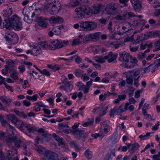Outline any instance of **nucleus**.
Wrapping results in <instances>:
<instances>
[{
	"mask_svg": "<svg viewBox=\"0 0 160 160\" xmlns=\"http://www.w3.org/2000/svg\"><path fill=\"white\" fill-rule=\"evenodd\" d=\"M155 67H159L160 66V59H158L156 60L153 63Z\"/></svg>",
	"mask_w": 160,
	"mask_h": 160,
	"instance_id": "obj_57",
	"label": "nucleus"
},
{
	"mask_svg": "<svg viewBox=\"0 0 160 160\" xmlns=\"http://www.w3.org/2000/svg\"><path fill=\"white\" fill-rule=\"evenodd\" d=\"M5 141L7 145L10 148H12L14 147L20 148L21 147L22 141L20 139L18 138L16 135H7L6 136Z\"/></svg>",
	"mask_w": 160,
	"mask_h": 160,
	"instance_id": "obj_3",
	"label": "nucleus"
},
{
	"mask_svg": "<svg viewBox=\"0 0 160 160\" xmlns=\"http://www.w3.org/2000/svg\"><path fill=\"white\" fill-rule=\"evenodd\" d=\"M118 98L120 101L124 100L126 98V95L124 94L122 95H119Z\"/></svg>",
	"mask_w": 160,
	"mask_h": 160,
	"instance_id": "obj_61",
	"label": "nucleus"
},
{
	"mask_svg": "<svg viewBox=\"0 0 160 160\" xmlns=\"http://www.w3.org/2000/svg\"><path fill=\"white\" fill-rule=\"evenodd\" d=\"M138 61L135 57L133 58L132 61H130L126 62L123 66L124 67L129 68H133L135 66H138L137 62Z\"/></svg>",
	"mask_w": 160,
	"mask_h": 160,
	"instance_id": "obj_14",
	"label": "nucleus"
},
{
	"mask_svg": "<svg viewBox=\"0 0 160 160\" xmlns=\"http://www.w3.org/2000/svg\"><path fill=\"white\" fill-rule=\"evenodd\" d=\"M6 156L8 160H11L13 156V151L11 150H8L6 153Z\"/></svg>",
	"mask_w": 160,
	"mask_h": 160,
	"instance_id": "obj_35",
	"label": "nucleus"
},
{
	"mask_svg": "<svg viewBox=\"0 0 160 160\" xmlns=\"http://www.w3.org/2000/svg\"><path fill=\"white\" fill-rule=\"evenodd\" d=\"M140 36L137 37L136 41H135L133 43V45L134 44H135V45H141V43L142 42L141 41V40H140Z\"/></svg>",
	"mask_w": 160,
	"mask_h": 160,
	"instance_id": "obj_60",
	"label": "nucleus"
},
{
	"mask_svg": "<svg viewBox=\"0 0 160 160\" xmlns=\"http://www.w3.org/2000/svg\"><path fill=\"white\" fill-rule=\"evenodd\" d=\"M34 20L38 22L39 26L44 28H47L48 23L46 22V21L47 20L46 18L42 17H38L37 15H36Z\"/></svg>",
	"mask_w": 160,
	"mask_h": 160,
	"instance_id": "obj_12",
	"label": "nucleus"
},
{
	"mask_svg": "<svg viewBox=\"0 0 160 160\" xmlns=\"http://www.w3.org/2000/svg\"><path fill=\"white\" fill-rule=\"evenodd\" d=\"M155 69L156 68L155 66H154L152 65H151L144 68L143 73H146L149 72H151L152 73L155 71Z\"/></svg>",
	"mask_w": 160,
	"mask_h": 160,
	"instance_id": "obj_28",
	"label": "nucleus"
},
{
	"mask_svg": "<svg viewBox=\"0 0 160 160\" xmlns=\"http://www.w3.org/2000/svg\"><path fill=\"white\" fill-rule=\"evenodd\" d=\"M155 48L153 51L155 52L160 50V40L157 41L155 43Z\"/></svg>",
	"mask_w": 160,
	"mask_h": 160,
	"instance_id": "obj_41",
	"label": "nucleus"
},
{
	"mask_svg": "<svg viewBox=\"0 0 160 160\" xmlns=\"http://www.w3.org/2000/svg\"><path fill=\"white\" fill-rule=\"evenodd\" d=\"M108 107L106 106L103 110V107H96L93 109L92 112L94 114L96 113H98L100 116H102L106 114L107 112Z\"/></svg>",
	"mask_w": 160,
	"mask_h": 160,
	"instance_id": "obj_13",
	"label": "nucleus"
},
{
	"mask_svg": "<svg viewBox=\"0 0 160 160\" xmlns=\"http://www.w3.org/2000/svg\"><path fill=\"white\" fill-rule=\"evenodd\" d=\"M6 158L5 156L2 151H0V160H5Z\"/></svg>",
	"mask_w": 160,
	"mask_h": 160,
	"instance_id": "obj_63",
	"label": "nucleus"
},
{
	"mask_svg": "<svg viewBox=\"0 0 160 160\" xmlns=\"http://www.w3.org/2000/svg\"><path fill=\"white\" fill-rule=\"evenodd\" d=\"M39 49H46L48 48H49V45L47 42L45 41L44 42H41L38 44Z\"/></svg>",
	"mask_w": 160,
	"mask_h": 160,
	"instance_id": "obj_23",
	"label": "nucleus"
},
{
	"mask_svg": "<svg viewBox=\"0 0 160 160\" xmlns=\"http://www.w3.org/2000/svg\"><path fill=\"white\" fill-rule=\"evenodd\" d=\"M36 131H37L39 132L42 133V135L43 137H47L48 136V134L47 132H45L42 128H40L37 130H36Z\"/></svg>",
	"mask_w": 160,
	"mask_h": 160,
	"instance_id": "obj_45",
	"label": "nucleus"
},
{
	"mask_svg": "<svg viewBox=\"0 0 160 160\" xmlns=\"http://www.w3.org/2000/svg\"><path fill=\"white\" fill-rule=\"evenodd\" d=\"M126 54V53L125 52H120L119 53L120 58H119V60L121 61H124L125 57Z\"/></svg>",
	"mask_w": 160,
	"mask_h": 160,
	"instance_id": "obj_44",
	"label": "nucleus"
},
{
	"mask_svg": "<svg viewBox=\"0 0 160 160\" xmlns=\"http://www.w3.org/2000/svg\"><path fill=\"white\" fill-rule=\"evenodd\" d=\"M152 33L154 37L160 38V31H155L152 32Z\"/></svg>",
	"mask_w": 160,
	"mask_h": 160,
	"instance_id": "obj_59",
	"label": "nucleus"
},
{
	"mask_svg": "<svg viewBox=\"0 0 160 160\" xmlns=\"http://www.w3.org/2000/svg\"><path fill=\"white\" fill-rule=\"evenodd\" d=\"M14 112L19 117H22L24 118H26L27 117V115H25L23 112H20L19 111L16 110L15 109H14Z\"/></svg>",
	"mask_w": 160,
	"mask_h": 160,
	"instance_id": "obj_34",
	"label": "nucleus"
},
{
	"mask_svg": "<svg viewBox=\"0 0 160 160\" xmlns=\"http://www.w3.org/2000/svg\"><path fill=\"white\" fill-rule=\"evenodd\" d=\"M79 3L78 0H70V4L72 6L76 7L78 5Z\"/></svg>",
	"mask_w": 160,
	"mask_h": 160,
	"instance_id": "obj_43",
	"label": "nucleus"
},
{
	"mask_svg": "<svg viewBox=\"0 0 160 160\" xmlns=\"http://www.w3.org/2000/svg\"><path fill=\"white\" fill-rule=\"evenodd\" d=\"M159 125V122H157V123L155 124V125H154L152 128V130L155 131L157 130L158 128V126Z\"/></svg>",
	"mask_w": 160,
	"mask_h": 160,
	"instance_id": "obj_64",
	"label": "nucleus"
},
{
	"mask_svg": "<svg viewBox=\"0 0 160 160\" xmlns=\"http://www.w3.org/2000/svg\"><path fill=\"white\" fill-rule=\"evenodd\" d=\"M82 36H80L79 37V38H77L74 39L72 41V46L76 45H79L81 42H84L85 41L84 38L82 40Z\"/></svg>",
	"mask_w": 160,
	"mask_h": 160,
	"instance_id": "obj_25",
	"label": "nucleus"
},
{
	"mask_svg": "<svg viewBox=\"0 0 160 160\" xmlns=\"http://www.w3.org/2000/svg\"><path fill=\"white\" fill-rule=\"evenodd\" d=\"M43 154V160H57L58 159V154L51 150H46Z\"/></svg>",
	"mask_w": 160,
	"mask_h": 160,
	"instance_id": "obj_8",
	"label": "nucleus"
},
{
	"mask_svg": "<svg viewBox=\"0 0 160 160\" xmlns=\"http://www.w3.org/2000/svg\"><path fill=\"white\" fill-rule=\"evenodd\" d=\"M132 47V46H130V49L131 52H135L138 50L140 45L138 44Z\"/></svg>",
	"mask_w": 160,
	"mask_h": 160,
	"instance_id": "obj_51",
	"label": "nucleus"
},
{
	"mask_svg": "<svg viewBox=\"0 0 160 160\" xmlns=\"http://www.w3.org/2000/svg\"><path fill=\"white\" fill-rule=\"evenodd\" d=\"M58 27H56L52 29L54 34L56 35H58L61 33V31Z\"/></svg>",
	"mask_w": 160,
	"mask_h": 160,
	"instance_id": "obj_46",
	"label": "nucleus"
},
{
	"mask_svg": "<svg viewBox=\"0 0 160 160\" xmlns=\"http://www.w3.org/2000/svg\"><path fill=\"white\" fill-rule=\"evenodd\" d=\"M115 153L114 150H112L110 152L107 153L104 158V160H109L111 159V155H113V156H115Z\"/></svg>",
	"mask_w": 160,
	"mask_h": 160,
	"instance_id": "obj_31",
	"label": "nucleus"
},
{
	"mask_svg": "<svg viewBox=\"0 0 160 160\" xmlns=\"http://www.w3.org/2000/svg\"><path fill=\"white\" fill-rule=\"evenodd\" d=\"M108 19L102 18L98 20V22L100 24L103 25H105L107 23Z\"/></svg>",
	"mask_w": 160,
	"mask_h": 160,
	"instance_id": "obj_49",
	"label": "nucleus"
},
{
	"mask_svg": "<svg viewBox=\"0 0 160 160\" xmlns=\"http://www.w3.org/2000/svg\"><path fill=\"white\" fill-rule=\"evenodd\" d=\"M12 8H9L8 9L4 10L2 12V14L3 17L8 18L10 16L12 13Z\"/></svg>",
	"mask_w": 160,
	"mask_h": 160,
	"instance_id": "obj_24",
	"label": "nucleus"
},
{
	"mask_svg": "<svg viewBox=\"0 0 160 160\" xmlns=\"http://www.w3.org/2000/svg\"><path fill=\"white\" fill-rule=\"evenodd\" d=\"M62 83H64L66 91L68 92L71 91L72 88V82H68L67 79L65 78L64 81L62 82Z\"/></svg>",
	"mask_w": 160,
	"mask_h": 160,
	"instance_id": "obj_20",
	"label": "nucleus"
},
{
	"mask_svg": "<svg viewBox=\"0 0 160 160\" xmlns=\"http://www.w3.org/2000/svg\"><path fill=\"white\" fill-rule=\"evenodd\" d=\"M105 56L103 57L102 56H97L95 57L96 62L100 63H103L105 62Z\"/></svg>",
	"mask_w": 160,
	"mask_h": 160,
	"instance_id": "obj_32",
	"label": "nucleus"
},
{
	"mask_svg": "<svg viewBox=\"0 0 160 160\" xmlns=\"http://www.w3.org/2000/svg\"><path fill=\"white\" fill-rule=\"evenodd\" d=\"M94 123V118H89L87 122H83L82 125L84 127L92 126Z\"/></svg>",
	"mask_w": 160,
	"mask_h": 160,
	"instance_id": "obj_21",
	"label": "nucleus"
},
{
	"mask_svg": "<svg viewBox=\"0 0 160 160\" xmlns=\"http://www.w3.org/2000/svg\"><path fill=\"white\" fill-rule=\"evenodd\" d=\"M91 136L95 139H96L97 138L99 137H101L102 138L104 137L105 134L103 133H95L92 134Z\"/></svg>",
	"mask_w": 160,
	"mask_h": 160,
	"instance_id": "obj_48",
	"label": "nucleus"
},
{
	"mask_svg": "<svg viewBox=\"0 0 160 160\" xmlns=\"http://www.w3.org/2000/svg\"><path fill=\"white\" fill-rule=\"evenodd\" d=\"M80 10V9H76L75 10V12L77 13V14L78 15V17L81 18H82L85 14H86V13Z\"/></svg>",
	"mask_w": 160,
	"mask_h": 160,
	"instance_id": "obj_39",
	"label": "nucleus"
},
{
	"mask_svg": "<svg viewBox=\"0 0 160 160\" xmlns=\"http://www.w3.org/2000/svg\"><path fill=\"white\" fill-rule=\"evenodd\" d=\"M60 5L54 4L47 5V10L51 14H54L58 13L61 9Z\"/></svg>",
	"mask_w": 160,
	"mask_h": 160,
	"instance_id": "obj_10",
	"label": "nucleus"
},
{
	"mask_svg": "<svg viewBox=\"0 0 160 160\" xmlns=\"http://www.w3.org/2000/svg\"><path fill=\"white\" fill-rule=\"evenodd\" d=\"M84 155L87 158L90 159L92 157V152L89 149H87L84 152Z\"/></svg>",
	"mask_w": 160,
	"mask_h": 160,
	"instance_id": "obj_30",
	"label": "nucleus"
},
{
	"mask_svg": "<svg viewBox=\"0 0 160 160\" xmlns=\"http://www.w3.org/2000/svg\"><path fill=\"white\" fill-rule=\"evenodd\" d=\"M97 27V23L92 21H82L80 22V31L89 32L95 29Z\"/></svg>",
	"mask_w": 160,
	"mask_h": 160,
	"instance_id": "obj_6",
	"label": "nucleus"
},
{
	"mask_svg": "<svg viewBox=\"0 0 160 160\" xmlns=\"http://www.w3.org/2000/svg\"><path fill=\"white\" fill-rule=\"evenodd\" d=\"M50 42L51 44L49 45V49L53 50L59 49L66 46L69 43L68 40L62 42L58 39L50 41Z\"/></svg>",
	"mask_w": 160,
	"mask_h": 160,
	"instance_id": "obj_7",
	"label": "nucleus"
},
{
	"mask_svg": "<svg viewBox=\"0 0 160 160\" xmlns=\"http://www.w3.org/2000/svg\"><path fill=\"white\" fill-rule=\"evenodd\" d=\"M101 6V4L100 3L94 5L92 8L89 9V12L92 14H98L100 12V8Z\"/></svg>",
	"mask_w": 160,
	"mask_h": 160,
	"instance_id": "obj_17",
	"label": "nucleus"
},
{
	"mask_svg": "<svg viewBox=\"0 0 160 160\" xmlns=\"http://www.w3.org/2000/svg\"><path fill=\"white\" fill-rule=\"evenodd\" d=\"M61 127L63 128L67 127L68 128V126L66 124H64L63 123H61L58 124V129L59 130H62L61 129Z\"/></svg>",
	"mask_w": 160,
	"mask_h": 160,
	"instance_id": "obj_54",
	"label": "nucleus"
},
{
	"mask_svg": "<svg viewBox=\"0 0 160 160\" xmlns=\"http://www.w3.org/2000/svg\"><path fill=\"white\" fill-rule=\"evenodd\" d=\"M128 106V103L127 102L125 104L124 109L122 108L123 106L122 105H120L118 108L116 107H114L113 109L115 113H116L118 114H119L127 110Z\"/></svg>",
	"mask_w": 160,
	"mask_h": 160,
	"instance_id": "obj_15",
	"label": "nucleus"
},
{
	"mask_svg": "<svg viewBox=\"0 0 160 160\" xmlns=\"http://www.w3.org/2000/svg\"><path fill=\"white\" fill-rule=\"evenodd\" d=\"M133 59V58H132V56L129 53H128L126 55L124 61L126 62L130 61H132V60Z\"/></svg>",
	"mask_w": 160,
	"mask_h": 160,
	"instance_id": "obj_38",
	"label": "nucleus"
},
{
	"mask_svg": "<svg viewBox=\"0 0 160 160\" xmlns=\"http://www.w3.org/2000/svg\"><path fill=\"white\" fill-rule=\"evenodd\" d=\"M120 82L118 84V85L119 87H124L125 85V81L123 80L122 79L120 80Z\"/></svg>",
	"mask_w": 160,
	"mask_h": 160,
	"instance_id": "obj_62",
	"label": "nucleus"
},
{
	"mask_svg": "<svg viewBox=\"0 0 160 160\" xmlns=\"http://www.w3.org/2000/svg\"><path fill=\"white\" fill-rule=\"evenodd\" d=\"M128 90V96L129 97H130L133 95V92L135 90V89L133 87H131L129 88Z\"/></svg>",
	"mask_w": 160,
	"mask_h": 160,
	"instance_id": "obj_53",
	"label": "nucleus"
},
{
	"mask_svg": "<svg viewBox=\"0 0 160 160\" xmlns=\"http://www.w3.org/2000/svg\"><path fill=\"white\" fill-rule=\"evenodd\" d=\"M135 10L137 12H139L141 9L142 6L141 2L133 6Z\"/></svg>",
	"mask_w": 160,
	"mask_h": 160,
	"instance_id": "obj_47",
	"label": "nucleus"
},
{
	"mask_svg": "<svg viewBox=\"0 0 160 160\" xmlns=\"http://www.w3.org/2000/svg\"><path fill=\"white\" fill-rule=\"evenodd\" d=\"M77 9H80L81 11H82L84 12L85 13H86L87 15H88V11H89V10H88V7H86L85 6H82V7H80L79 8H77Z\"/></svg>",
	"mask_w": 160,
	"mask_h": 160,
	"instance_id": "obj_42",
	"label": "nucleus"
},
{
	"mask_svg": "<svg viewBox=\"0 0 160 160\" xmlns=\"http://www.w3.org/2000/svg\"><path fill=\"white\" fill-rule=\"evenodd\" d=\"M133 37L134 36L133 35H132L131 37H128L126 38L124 40V42H132L133 41Z\"/></svg>",
	"mask_w": 160,
	"mask_h": 160,
	"instance_id": "obj_55",
	"label": "nucleus"
},
{
	"mask_svg": "<svg viewBox=\"0 0 160 160\" xmlns=\"http://www.w3.org/2000/svg\"><path fill=\"white\" fill-rule=\"evenodd\" d=\"M145 57L146 55L144 53L139 52L138 55V58L140 60L144 58Z\"/></svg>",
	"mask_w": 160,
	"mask_h": 160,
	"instance_id": "obj_56",
	"label": "nucleus"
},
{
	"mask_svg": "<svg viewBox=\"0 0 160 160\" xmlns=\"http://www.w3.org/2000/svg\"><path fill=\"white\" fill-rule=\"evenodd\" d=\"M15 124L16 127L25 133H26L28 132L30 133L36 130V128L34 127L30 124L24 123L22 121L18 119Z\"/></svg>",
	"mask_w": 160,
	"mask_h": 160,
	"instance_id": "obj_4",
	"label": "nucleus"
},
{
	"mask_svg": "<svg viewBox=\"0 0 160 160\" xmlns=\"http://www.w3.org/2000/svg\"><path fill=\"white\" fill-rule=\"evenodd\" d=\"M6 123L9 126V128L8 129V130H7L8 134H9V135L12 134V135H14L15 132V131L14 128L11 126V125H10L8 122L7 123Z\"/></svg>",
	"mask_w": 160,
	"mask_h": 160,
	"instance_id": "obj_33",
	"label": "nucleus"
},
{
	"mask_svg": "<svg viewBox=\"0 0 160 160\" xmlns=\"http://www.w3.org/2000/svg\"><path fill=\"white\" fill-rule=\"evenodd\" d=\"M100 34V32L88 34L84 37L85 41V42H97L99 39Z\"/></svg>",
	"mask_w": 160,
	"mask_h": 160,
	"instance_id": "obj_9",
	"label": "nucleus"
},
{
	"mask_svg": "<svg viewBox=\"0 0 160 160\" xmlns=\"http://www.w3.org/2000/svg\"><path fill=\"white\" fill-rule=\"evenodd\" d=\"M140 74L139 70H132L123 72V74L126 78V81L127 83L132 85L133 80V84L137 88H138L139 85L138 80L140 77Z\"/></svg>",
	"mask_w": 160,
	"mask_h": 160,
	"instance_id": "obj_2",
	"label": "nucleus"
},
{
	"mask_svg": "<svg viewBox=\"0 0 160 160\" xmlns=\"http://www.w3.org/2000/svg\"><path fill=\"white\" fill-rule=\"evenodd\" d=\"M150 133L147 132L146 135H141L139 137V138L142 140H146L148 138V137L150 136Z\"/></svg>",
	"mask_w": 160,
	"mask_h": 160,
	"instance_id": "obj_52",
	"label": "nucleus"
},
{
	"mask_svg": "<svg viewBox=\"0 0 160 160\" xmlns=\"http://www.w3.org/2000/svg\"><path fill=\"white\" fill-rule=\"evenodd\" d=\"M49 21L50 22L52 23H60L63 22V20L61 17L56 16L50 18Z\"/></svg>",
	"mask_w": 160,
	"mask_h": 160,
	"instance_id": "obj_18",
	"label": "nucleus"
},
{
	"mask_svg": "<svg viewBox=\"0 0 160 160\" xmlns=\"http://www.w3.org/2000/svg\"><path fill=\"white\" fill-rule=\"evenodd\" d=\"M127 6V4H125L122 6L119 3L111 2L106 5L105 10L108 14L112 15L117 13L121 8L126 7Z\"/></svg>",
	"mask_w": 160,
	"mask_h": 160,
	"instance_id": "obj_5",
	"label": "nucleus"
},
{
	"mask_svg": "<svg viewBox=\"0 0 160 160\" xmlns=\"http://www.w3.org/2000/svg\"><path fill=\"white\" fill-rule=\"evenodd\" d=\"M7 65L5 66V68H7L9 70L11 71V68H14L15 65L14 62L12 60H10L6 62Z\"/></svg>",
	"mask_w": 160,
	"mask_h": 160,
	"instance_id": "obj_27",
	"label": "nucleus"
},
{
	"mask_svg": "<svg viewBox=\"0 0 160 160\" xmlns=\"http://www.w3.org/2000/svg\"><path fill=\"white\" fill-rule=\"evenodd\" d=\"M34 148L36 151L41 154H43L46 151L44 148L39 145L35 146Z\"/></svg>",
	"mask_w": 160,
	"mask_h": 160,
	"instance_id": "obj_29",
	"label": "nucleus"
},
{
	"mask_svg": "<svg viewBox=\"0 0 160 160\" xmlns=\"http://www.w3.org/2000/svg\"><path fill=\"white\" fill-rule=\"evenodd\" d=\"M28 13H29V12H28L27 8L23 9L22 11V14L24 16L23 19L27 23H30L32 22V21H34V18L36 15L34 13H32L31 16L32 19H30L28 15Z\"/></svg>",
	"mask_w": 160,
	"mask_h": 160,
	"instance_id": "obj_11",
	"label": "nucleus"
},
{
	"mask_svg": "<svg viewBox=\"0 0 160 160\" xmlns=\"http://www.w3.org/2000/svg\"><path fill=\"white\" fill-rule=\"evenodd\" d=\"M75 72L76 76L79 78L83 75V71L80 69H77L75 70Z\"/></svg>",
	"mask_w": 160,
	"mask_h": 160,
	"instance_id": "obj_40",
	"label": "nucleus"
},
{
	"mask_svg": "<svg viewBox=\"0 0 160 160\" xmlns=\"http://www.w3.org/2000/svg\"><path fill=\"white\" fill-rule=\"evenodd\" d=\"M118 55L117 53L113 54L112 52H110L107 55L105 56V58L108 59V62L110 63L116 60Z\"/></svg>",
	"mask_w": 160,
	"mask_h": 160,
	"instance_id": "obj_16",
	"label": "nucleus"
},
{
	"mask_svg": "<svg viewBox=\"0 0 160 160\" xmlns=\"http://www.w3.org/2000/svg\"><path fill=\"white\" fill-rule=\"evenodd\" d=\"M53 136L55 139L59 143V146L61 145L62 148H64L65 147V143L63 142V138H60L55 134H53Z\"/></svg>",
	"mask_w": 160,
	"mask_h": 160,
	"instance_id": "obj_22",
	"label": "nucleus"
},
{
	"mask_svg": "<svg viewBox=\"0 0 160 160\" xmlns=\"http://www.w3.org/2000/svg\"><path fill=\"white\" fill-rule=\"evenodd\" d=\"M70 130L78 139H80L82 137V134H83L84 132L83 130H80L78 129H72Z\"/></svg>",
	"mask_w": 160,
	"mask_h": 160,
	"instance_id": "obj_19",
	"label": "nucleus"
},
{
	"mask_svg": "<svg viewBox=\"0 0 160 160\" xmlns=\"http://www.w3.org/2000/svg\"><path fill=\"white\" fill-rule=\"evenodd\" d=\"M6 137V134L5 132L2 131H0V139L2 140H4Z\"/></svg>",
	"mask_w": 160,
	"mask_h": 160,
	"instance_id": "obj_58",
	"label": "nucleus"
},
{
	"mask_svg": "<svg viewBox=\"0 0 160 160\" xmlns=\"http://www.w3.org/2000/svg\"><path fill=\"white\" fill-rule=\"evenodd\" d=\"M10 77L14 80L18 79L17 72L14 69L12 70V72H11Z\"/></svg>",
	"mask_w": 160,
	"mask_h": 160,
	"instance_id": "obj_36",
	"label": "nucleus"
},
{
	"mask_svg": "<svg viewBox=\"0 0 160 160\" xmlns=\"http://www.w3.org/2000/svg\"><path fill=\"white\" fill-rule=\"evenodd\" d=\"M8 118L9 119L11 120L12 122L14 124L18 120L14 115L12 114H10L8 115Z\"/></svg>",
	"mask_w": 160,
	"mask_h": 160,
	"instance_id": "obj_37",
	"label": "nucleus"
},
{
	"mask_svg": "<svg viewBox=\"0 0 160 160\" xmlns=\"http://www.w3.org/2000/svg\"><path fill=\"white\" fill-rule=\"evenodd\" d=\"M53 4L59 5L60 3L58 0H48V5H51Z\"/></svg>",
	"mask_w": 160,
	"mask_h": 160,
	"instance_id": "obj_50",
	"label": "nucleus"
},
{
	"mask_svg": "<svg viewBox=\"0 0 160 160\" xmlns=\"http://www.w3.org/2000/svg\"><path fill=\"white\" fill-rule=\"evenodd\" d=\"M0 99L3 103L8 106V103L11 102L12 101V99L9 98L5 96H1Z\"/></svg>",
	"mask_w": 160,
	"mask_h": 160,
	"instance_id": "obj_26",
	"label": "nucleus"
},
{
	"mask_svg": "<svg viewBox=\"0 0 160 160\" xmlns=\"http://www.w3.org/2000/svg\"><path fill=\"white\" fill-rule=\"evenodd\" d=\"M3 22V28L10 29L11 28L15 29H21L22 28V24L19 17L16 15L12 16L9 19H4Z\"/></svg>",
	"mask_w": 160,
	"mask_h": 160,
	"instance_id": "obj_1",
	"label": "nucleus"
}]
</instances>
